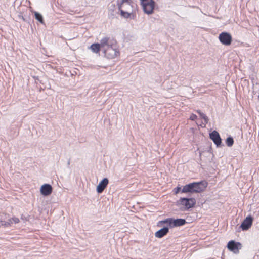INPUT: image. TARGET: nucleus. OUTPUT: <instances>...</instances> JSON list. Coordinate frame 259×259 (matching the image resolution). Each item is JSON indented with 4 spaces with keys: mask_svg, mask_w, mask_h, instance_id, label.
I'll return each mask as SVG.
<instances>
[{
    "mask_svg": "<svg viewBox=\"0 0 259 259\" xmlns=\"http://www.w3.org/2000/svg\"><path fill=\"white\" fill-rule=\"evenodd\" d=\"M101 45L102 50L107 58L113 59L119 55V51L115 40L104 37L101 39Z\"/></svg>",
    "mask_w": 259,
    "mask_h": 259,
    "instance_id": "nucleus-1",
    "label": "nucleus"
},
{
    "mask_svg": "<svg viewBox=\"0 0 259 259\" xmlns=\"http://www.w3.org/2000/svg\"><path fill=\"white\" fill-rule=\"evenodd\" d=\"M206 187V183L203 182L192 183L185 186L183 188L182 192L200 193L203 191Z\"/></svg>",
    "mask_w": 259,
    "mask_h": 259,
    "instance_id": "nucleus-2",
    "label": "nucleus"
},
{
    "mask_svg": "<svg viewBox=\"0 0 259 259\" xmlns=\"http://www.w3.org/2000/svg\"><path fill=\"white\" fill-rule=\"evenodd\" d=\"M118 6L121 15L125 18H128L132 11L130 2L128 0H122L120 3L118 4Z\"/></svg>",
    "mask_w": 259,
    "mask_h": 259,
    "instance_id": "nucleus-3",
    "label": "nucleus"
},
{
    "mask_svg": "<svg viewBox=\"0 0 259 259\" xmlns=\"http://www.w3.org/2000/svg\"><path fill=\"white\" fill-rule=\"evenodd\" d=\"M196 200L194 198H181L177 201V205L180 206L182 211L188 210L194 206Z\"/></svg>",
    "mask_w": 259,
    "mask_h": 259,
    "instance_id": "nucleus-4",
    "label": "nucleus"
},
{
    "mask_svg": "<svg viewBox=\"0 0 259 259\" xmlns=\"http://www.w3.org/2000/svg\"><path fill=\"white\" fill-rule=\"evenodd\" d=\"M143 11L147 14H151L153 12L155 3L153 0H140Z\"/></svg>",
    "mask_w": 259,
    "mask_h": 259,
    "instance_id": "nucleus-5",
    "label": "nucleus"
},
{
    "mask_svg": "<svg viewBox=\"0 0 259 259\" xmlns=\"http://www.w3.org/2000/svg\"><path fill=\"white\" fill-rule=\"evenodd\" d=\"M162 222L164 223H167L170 227L173 228L183 226L186 224V221L183 219H174L172 218H168L162 221Z\"/></svg>",
    "mask_w": 259,
    "mask_h": 259,
    "instance_id": "nucleus-6",
    "label": "nucleus"
},
{
    "mask_svg": "<svg viewBox=\"0 0 259 259\" xmlns=\"http://www.w3.org/2000/svg\"><path fill=\"white\" fill-rule=\"evenodd\" d=\"M219 39L220 42L226 46L230 45L231 44L232 38L231 35L226 32H222L219 34Z\"/></svg>",
    "mask_w": 259,
    "mask_h": 259,
    "instance_id": "nucleus-7",
    "label": "nucleus"
},
{
    "mask_svg": "<svg viewBox=\"0 0 259 259\" xmlns=\"http://www.w3.org/2000/svg\"><path fill=\"white\" fill-rule=\"evenodd\" d=\"M242 247L241 244L239 242H235L233 240L229 241L227 245V247L229 250L233 251L234 253H236L239 252V249H241Z\"/></svg>",
    "mask_w": 259,
    "mask_h": 259,
    "instance_id": "nucleus-8",
    "label": "nucleus"
},
{
    "mask_svg": "<svg viewBox=\"0 0 259 259\" xmlns=\"http://www.w3.org/2000/svg\"><path fill=\"white\" fill-rule=\"evenodd\" d=\"M210 138L213 141L217 146H220L222 143V139L220 135L216 131H213L209 134Z\"/></svg>",
    "mask_w": 259,
    "mask_h": 259,
    "instance_id": "nucleus-9",
    "label": "nucleus"
},
{
    "mask_svg": "<svg viewBox=\"0 0 259 259\" xmlns=\"http://www.w3.org/2000/svg\"><path fill=\"white\" fill-rule=\"evenodd\" d=\"M41 194L44 196H49L52 192V187L50 184L42 185L40 189Z\"/></svg>",
    "mask_w": 259,
    "mask_h": 259,
    "instance_id": "nucleus-10",
    "label": "nucleus"
},
{
    "mask_svg": "<svg viewBox=\"0 0 259 259\" xmlns=\"http://www.w3.org/2000/svg\"><path fill=\"white\" fill-rule=\"evenodd\" d=\"M253 218L251 216H248L242 222L240 227L243 230H248L252 225Z\"/></svg>",
    "mask_w": 259,
    "mask_h": 259,
    "instance_id": "nucleus-11",
    "label": "nucleus"
},
{
    "mask_svg": "<svg viewBox=\"0 0 259 259\" xmlns=\"http://www.w3.org/2000/svg\"><path fill=\"white\" fill-rule=\"evenodd\" d=\"M109 181L107 178L103 179L97 187V191L98 193H102L105 189L108 184Z\"/></svg>",
    "mask_w": 259,
    "mask_h": 259,
    "instance_id": "nucleus-12",
    "label": "nucleus"
},
{
    "mask_svg": "<svg viewBox=\"0 0 259 259\" xmlns=\"http://www.w3.org/2000/svg\"><path fill=\"white\" fill-rule=\"evenodd\" d=\"M169 229L167 227H163V228L156 232L155 233V236L157 238H160L166 235Z\"/></svg>",
    "mask_w": 259,
    "mask_h": 259,
    "instance_id": "nucleus-13",
    "label": "nucleus"
},
{
    "mask_svg": "<svg viewBox=\"0 0 259 259\" xmlns=\"http://www.w3.org/2000/svg\"><path fill=\"white\" fill-rule=\"evenodd\" d=\"M90 48L92 51L96 53L99 52L100 49L102 50V47L101 45V40L100 43L93 44L90 46Z\"/></svg>",
    "mask_w": 259,
    "mask_h": 259,
    "instance_id": "nucleus-14",
    "label": "nucleus"
},
{
    "mask_svg": "<svg viewBox=\"0 0 259 259\" xmlns=\"http://www.w3.org/2000/svg\"><path fill=\"white\" fill-rule=\"evenodd\" d=\"M197 112L199 114L200 116L204 119V122H203V124H204V127H205L206 124L208 122V118L205 114L203 113L200 110H198L197 111Z\"/></svg>",
    "mask_w": 259,
    "mask_h": 259,
    "instance_id": "nucleus-15",
    "label": "nucleus"
},
{
    "mask_svg": "<svg viewBox=\"0 0 259 259\" xmlns=\"http://www.w3.org/2000/svg\"><path fill=\"white\" fill-rule=\"evenodd\" d=\"M34 13L35 19L40 22V23L41 24H44V21L42 15L37 12H34Z\"/></svg>",
    "mask_w": 259,
    "mask_h": 259,
    "instance_id": "nucleus-16",
    "label": "nucleus"
},
{
    "mask_svg": "<svg viewBox=\"0 0 259 259\" xmlns=\"http://www.w3.org/2000/svg\"><path fill=\"white\" fill-rule=\"evenodd\" d=\"M226 143L228 147L232 146L234 144V140L233 138L231 137H228L226 140Z\"/></svg>",
    "mask_w": 259,
    "mask_h": 259,
    "instance_id": "nucleus-17",
    "label": "nucleus"
},
{
    "mask_svg": "<svg viewBox=\"0 0 259 259\" xmlns=\"http://www.w3.org/2000/svg\"><path fill=\"white\" fill-rule=\"evenodd\" d=\"M9 223H7L6 221H1L0 226L9 227Z\"/></svg>",
    "mask_w": 259,
    "mask_h": 259,
    "instance_id": "nucleus-18",
    "label": "nucleus"
},
{
    "mask_svg": "<svg viewBox=\"0 0 259 259\" xmlns=\"http://www.w3.org/2000/svg\"><path fill=\"white\" fill-rule=\"evenodd\" d=\"M12 220H13V222L15 224L18 223L20 221L19 219L16 217L12 218Z\"/></svg>",
    "mask_w": 259,
    "mask_h": 259,
    "instance_id": "nucleus-19",
    "label": "nucleus"
},
{
    "mask_svg": "<svg viewBox=\"0 0 259 259\" xmlns=\"http://www.w3.org/2000/svg\"><path fill=\"white\" fill-rule=\"evenodd\" d=\"M197 118V116L195 114H192L190 117V119L191 120H195Z\"/></svg>",
    "mask_w": 259,
    "mask_h": 259,
    "instance_id": "nucleus-20",
    "label": "nucleus"
},
{
    "mask_svg": "<svg viewBox=\"0 0 259 259\" xmlns=\"http://www.w3.org/2000/svg\"><path fill=\"white\" fill-rule=\"evenodd\" d=\"M7 223H10L9 226H10L11 225V224H12L13 223L12 218L9 219L8 221H7Z\"/></svg>",
    "mask_w": 259,
    "mask_h": 259,
    "instance_id": "nucleus-21",
    "label": "nucleus"
},
{
    "mask_svg": "<svg viewBox=\"0 0 259 259\" xmlns=\"http://www.w3.org/2000/svg\"><path fill=\"white\" fill-rule=\"evenodd\" d=\"M181 190V188L180 187H177V190L175 192L176 194H177L179 191L180 190Z\"/></svg>",
    "mask_w": 259,
    "mask_h": 259,
    "instance_id": "nucleus-22",
    "label": "nucleus"
},
{
    "mask_svg": "<svg viewBox=\"0 0 259 259\" xmlns=\"http://www.w3.org/2000/svg\"><path fill=\"white\" fill-rule=\"evenodd\" d=\"M67 164H68V165H70V160H69V161H68Z\"/></svg>",
    "mask_w": 259,
    "mask_h": 259,
    "instance_id": "nucleus-23",
    "label": "nucleus"
}]
</instances>
